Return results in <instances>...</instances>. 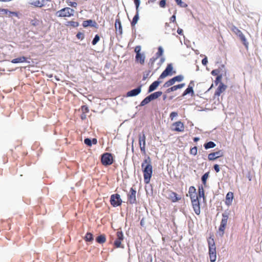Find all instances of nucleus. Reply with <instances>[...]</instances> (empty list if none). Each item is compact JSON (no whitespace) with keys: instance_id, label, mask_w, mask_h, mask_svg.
Masks as SVG:
<instances>
[{"instance_id":"1","label":"nucleus","mask_w":262,"mask_h":262,"mask_svg":"<svg viewBox=\"0 0 262 262\" xmlns=\"http://www.w3.org/2000/svg\"><path fill=\"white\" fill-rule=\"evenodd\" d=\"M141 167L143 170L144 181L145 184L150 182L152 174V166L149 157L145 159L142 163Z\"/></svg>"},{"instance_id":"2","label":"nucleus","mask_w":262,"mask_h":262,"mask_svg":"<svg viewBox=\"0 0 262 262\" xmlns=\"http://www.w3.org/2000/svg\"><path fill=\"white\" fill-rule=\"evenodd\" d=\"M134 52L135 63L141 66L144 65L145 62L146 56L144 52L142 51L141 47L140 46L135 47Z\"/></svg>"},{"instance_id":"3","label":"nucleus","mask_w":262,"mask_h":262,"mask_svg":"<svg viewBox=\"0 0 262 262\" xmlns=\"http://www.w3.org/2000/svg\"><path fill=\"white\" fill-rule=\"evenodd\" d=\"M209 255L211 262H215L216 259V250L214 239L209 237L208 240Z\"/></svg>"},{"instance_id":"4","label":"nucleus","mask_w":262,"mask_h":262,"mask_svg":"<svg viewBox=\"0 0 262 262\" xmlns=\"http://www.w3.org/2000/svg\"><path fill=\"white\" fill-rule=\"evenodd\" d=\"M228 218L229 213L225 212L222 214V219L217 232L221 237H222L225 233V230L227 225Z\"/></svg>"},{"instance_id":"5","label":"nucleus","mask_w":262,"mask_h":262,"mask_svg":"<svg viewBox=\"0 0 262 262\" xmlns=\"http://www.w3.org/2000/svg\"><path fill=\"white\" fill-rule=\"evenodd\" d=\"M75 11L70 7H65L57 11L55 13L56 16L58 17H70L73 16Z\"/></svg>"},{"instance_id":"6","label":"nucleus","mask_w":262,"mask_h":262,"mask_svg":"<svg viewBox=\"0 0 262 262\" xmlns=\"http://www.w3.org/2000/svg\"><path fill=\"white\" fill-rule=\"evenodd\" d=\"M51 2V0H29L28 4L34 7L42 8L49 6Z\"/></svg>"},{"instance_id":"7","label":"nucleus","mask_w":262,"mask_h":262,"mask_svg":"<svg viewBox=\"0 0 262 262\" xmlns=\"http://www.w3.org/2000/svg\"><path fill=\"white\" fill-rule=\"evenodd\" d=\"M231 30L233 33H234L235 35L239 37V39H241V41L245 46V47L246 48H248L249 44L248 42L247 41V39L245 35L243 34L242 31L235 26H232Z\"/></svg>"},{"instance_id":"8","label":"nucleus","mask_w":262,"mask_h":262,"mask_svg":"<svg viewBox=\"0 0 262 262\" xmlns=\"http://www.w3.org/2000/svg\"><path fill=\"white\" fill-rule=\"evenodd\" d=\"M113 159L111 154L106 152L102 155L101 162L103 165H110L113 163Z\"/></svg>"},{"instance_id":"9","label":"nucleus","mask_w":262,"mask_h":262,"mask_svg":"<svg viewBox=\"0 0 262 262\" xmlns=\"http://www.w3.org/2000/svg\"><path fill=\"white\" fill-rule=\"evenodd\" d=\"M171 130L177 132H183L185 129L184 123L180 121L174 122L171 125Z\"/></svg>"},{"instance_id":"10","label":"nucleus","mask_w":262,"mask_h":262,"mask_svg":"<svg viewBox=\"0 0 262 262\" xmlns=\"http://www.w3.org/2000/svg\"><path fill=\"white\" fill-rule=\"evenodd\" d=\"M110 202L112 206L117 207L121 205L122 201L118 194H113L111 196Z\"/></svg>"},{"instance_id":"11","label":"nucleus","mask_w":262,"mask_h":262,"mask_svg":"<svg viewBox=\"0 0 262 262\" xmlns=\"http://www.w3.org/2000/svg\"><path fill=\"white\" fill-rule=\"evenodd\" d=\"M173 67L171 63L168 64L165 70L159 76V79H163L168 75L172 74Z\"/></svg>"},{"instance_id":"12","label":"nucleus","mask_w":262,"mask_h":262,"mask_svg":"<svg viewBox=\"0 0 262 262\" xmlns=\"http://www.w3.org/2000/svg\"><path fill=\"white\" fill-rule=\"evenodd\" d=\"M224 152L222 150H219L217 151L211 152L208 156V159L209 161H214L216 159L223 157Z\"/></svg>"},{"instance_id":"13","label":"nucleus","mask_w":262,"mask_h":262,"mask_svg":"<svg viewBox=\"0 0 262 262\" xmlns=\"http://www.w3.org/2000/svg\"><path fill=\"white\" fill-rule=\"evenodd\" d=\"M117 238L114 243L115 248L121 247V242L123 239V235L121 231H117L116 233Z\"/></svg>"},{"instance_id":"14","label":"nucleus","mask_w":262,"mask_h":262,"mask_svg":"<svg viewBox=\"0 0 262 262\" xmlns=\"http://www.w3.org/2000/svg\"><path fill=\"white\" fill-rule=\"evenodd\" d=\"M191 204L195 213L197 215H199L201 213V209L199 199L191 201Z\"/></svg>"},{"instance_id":"15","label":"nucleus","mask_w":262,"mask_h":262,"mask_svg":"<svg viewBox=\"0 0 262 262\" xmlns=\"http://www.w3.org/2000/svg\"><path fill=\"white\" fill-rule=\"evenodd\" d=\"M227 88V86L222 82H220L219 86L216 89L214 95L215 96H220L221 94L224 92Z\"/></svg>"},{"instance_id":"16","label":"nucleus","mask_w":262,"mask_h":262,"mask_svg":"<svg viewBox=\"0 0 262 262\" xmlns=\"http://www.w3.org/2000/svg\"><path fill=\"white\" fill-rule=\"evenodd\" d=\"M168 198L172 202H176L181 199V197L178 196L176 192L170 191L168 195Z\"/></svg>"},{"instance_id":"17","label":"nucleus","mask_w":262,"mask_h":262,"mask_svg":"<svg viewBox=\"0 0 262 262\" xmlns=\"http://www.w3.org/2000/svg\"><path fill=\"white\" fill-rule=\"evenodd\" d=\"M161 79H159V77L158 79V80L154 81L152 82L149 87L148 92H151L154 91L155 90L157 89L158 85L162 82L161 80Z\"/></svg>"},{"instance_id":"18","label":"nucleus","mask_w":262,"mask_h":262,"mask_svg":"<svg viewBox=\"0 0 262 262\" xmlns=\"http://www.w3.org/2000/svg\"><path fill=\"white\" fill-rule=\"evenodd\" d=\"M233 199V193L232 192H229L227 193L226 196L225 204L227 206H230L232 203Z\"/></svg>"},{"instance_id":"19","label":"nucleus","mask_w":262,"mask_h":262,"mask_svg":"<svg viewBox=\"0 0 262 262\" xmlns=\"http://www.w3.org/2000/svg\"><path fill=\"white\" fill-rule=\"evenodd\" d=\"M139 145L141 151H145V136L144 134L139 136Z\"/></svg>"},{"instance_id":"20","label":"nucleus","mask_w":262,"mask_h":262,"mask_svg":"<svg viewBox=\"0 0 262 262\" xmlns=\"http://www.w3.org/2000/svg\"><path fill=\"white\" fill-rule=\"evenodd\" d=\"M185 83H181L177 85H174L167 89L166 92L167 93H169L171 92L175 91L179 89H181L183 88L185 86Z\"/></svg>"},{"instance_id":"21","label":"nucleus","mask_w":262,"mask_h":262,"mask_svg":"<svg viewBox=\"0 0 262 262\" xmlns=\"http://www.w3.org/2000/svg\"><path fill=\"white\" fill-rule=\"evenodd\" d=\"M96 25V23L92 19L84 20L82 23V26L84 28H86L88 26L95 27Z\"/></svg>"},{"instance_id":"22","label":"nucleus","mask_w":262,"mask_h":262,"mask_svg":"<svg viewBox=\"0 0 262 262\" xmlns=\"http://www.w3.org/2000/svg\"><path fill=\"white\" fill-rule=\"evenodd\" d=\"M115 27L116 31H118L119 34L122 33V29L121 27V21L119 19H117L115 24Z\"/></svg>"},{"instance_id":"23","label":"nucleus","mask_w":262,"mask_h":262,"mask_svg":"<svg viewBox=\"0 0 262 262\" xmlns=\"http://www.w3.org/2000/svg\"><path fill=\"white\" fill-rule=\"evenodd\" d=\"M27 60V58L24 56L19 57L12 60L11 62L13 63H17L25 62Z\"/></svg>"},{"instance_id":"24","label":"nucleus","mask_w":262,"mask_h":262,"mask_svg":"<svg viewBox=\"0 0 262 262\" xmlns=\"http://www.w3.org/2000/svg\"><path fill=\"white\" fill-rule=\"evenodd\" d=\"M96 241L99 244H103L106 242V236L104 234H101L96 237Z\"/></svg>"},{"instance_id":"25","label":"nucleus","mask_w":262,"mask_h":262,"mask_svg":"<svg viewBox=\"0 0 262 262\" xmlns=\"http://www.w3.org/2000/svg\"><path fill=\"white\" fill-rule=\"evenodd\" d=\"M162 94V92L161 91H158V92H155L151 94H150V95H149V96L150 97V98H153L151 99V101L153 100H155L157 98H158L159 97L161 96Z\"/></svg>"},{"instance_id":"26","label":"nucleus","mask_w":262,"mask_h":262,"mask_svg":"<svg viewBox=\"0 0 262 262\" xmlns=\"http://www.w3.org/2000/svg\"><path fill=\"white\" fill-rule=\"evenodd\" d=\"M84 239L86 242H92L94 240L93 235L90 232H88L85 234Z\"/></svg>"},{"instance_id":"27","label":"nucleus","mask_w":262,"mask_h":262,"mask_svg":"<svg viewBox=\"0 0 262 262\" xmlns=\"http://www.w3.org/2000/svg\"><path fill=\"white\" fill-rule=\"evenodd\" d=\"M152 98H150V97L148 96L141 101L140 106H144L146 104H148L151 101Z\"/></svg>"},{"instance_id":"28","label":"nucleus","mask_w":262,"mask_h":262,"mask_svg":"<svg viewBox=\"0 0 262 262\" xmlns=\"http://www.w3.org/2000/svg\"><path fill=\"white\" fill-rule=\"evenodd\" d=\"M190 94L191 96H193L194 95V91L191 88H187L185 91L183 92L182 96H184L187 94Z\"/></svg>"},{"instance_id":"29","label":"nucleus","mask_w":262,"mask_h":262,"mask_svg":"<svg viewBox=\"0 0 262 262\" xmlns=\"http://www.w3.org/2000/svg\"><path fill=\"white\" fill-rule=\"evenodd\" d=\"M215 144L212 141H209L204 144V147L206 149L213 148L215 146Z\"/></svg>"},{"instance_id":"30","label":"nucleus","mask_w":262,"mask_h":262,"mask_svg":"<svg viewBox=\"0 0 262 262\" xmlns=\"http://www.w3.org/2000/svg\"><path fill=\"white\" fill-rule=\"evenodd\" d=\"M163 54V49L162 47L160 46L158 48V52L156 54V57L159 58Z\"/></svg>"},{"instance_id":"31","label":"nucleus","mask_w":262,"mask_h":262,"mask_svg":"<svg viewBox=\"0 0 262 262\" xmlns=\"http://www.w3.org/2000/svg\"><path fill=\"white\" fill-rule=\"evenodd\" d=\"M40 21L37 18H34L30 21V24L32 26L36 27L40 24Z\"/></svg>"},{"instance_id":"32","label":"nucleus","mask_w":262,"mask_h":262,"mask_svg":"<svg viewBox=\"0 0 262 262\" xmlns=\"http://www.w3.org/2000/svg\"><path fill=\"white\" fill-rule=\"evenodd\" d=\"M141 92V87L139 86L137 88V89L132 90V96H135L139 94Z\"/></svg>"},{"instance_id":"33","label":"nucleus","mask_w":262,"mask_h":262,"mask_svg":"<svg viewBox=\"0 0 262 262\" xmlns=\"http://www.w3.org/2000/svg\"><path fill=\"white\" fill-rule=\"evenodd\" d=\"M198 191L199 194L198 195L199 196V198H201V197L204 198V191L202 186L199 187Z\"/></svg>"},{"instance_id":"34","label":"nucleus","mask_w":262,"mask_h":262,"mask_svg":"<svg viewBox=\"0 0 262 262\" xmlns=\"http://www.w3.org/2000/svg\"><path fill=\"white\" fill-rule=\"evenodd\" d=\"M138 19H139V13H138V12H137L136 15L134 16V17H133V19H132V26L135 25L137 23Z\"/></svg>"},{"instance_id":"35","label":"nucleus","mask_w":262,"mask_h":262,"mask_svg":"<svg viewBox=\"0 0 262 262\" xmlns=\"http://www.w3.org/2000/svg\"><path fill=\"white\" fill-rule=\"evenodd\" d=\"M176 2L177 3V5L181 7H186L187 6V5L184 3H183L182 0H175Z\"/></svg>"},{"instance_id":"36","label":"nucleus","mask_w":262,"mask_h":262,"mask_svg":"<svg viewBox=\"0 0 262 262\" xmlns=\"http://www.w3.org/2000/svg\"><path fill=\"white\" fill-rule=\"evenodd\" d=\"M189 195L193 194L196 193V189L194 186H190L189 188L188 191Z\"/></svg>"},{"instance_id":"37","label":"nucleus","mask_w":262,"mask_h":262,"mask_svg":"<svg viewBox=\"0 0 262 262\" xmlns=\"http://www.w3.org/2000/svg\"><path fill=\"white\" fill-rule=\"evenodd\" d=\"M100 40V37L98 35H96L93 40H92V45H95Z\"/></svg>"},{"instance_id":"38","label":"nucleus","mask_w":262,"mask_h":262,"mask_svg":"<svg viewBox=\"0 0 262 262\" xmlns=\"http://www.w3.org/2000/svg\"><path fill=\"white\" fill-rule=\"evenodd\" d=\"M174 80H175V82H180L183 80V76L182 75H178L174 77H173Z\"/></svg>"},{"instance_id":"39","label":"nucleus","mask_w":262,"mask_h":262,"mask_svg":"<svg viewBox=\"0 0 262 262\" xmlns=\"http://www.w3.org/2000/svg\"><path fill=\"white\" fill-rule=\"evenodd\" d=\"M198 149L196 146H194L190 149V154L193 155L194 156L197 154Z\"/></svg>"},{"instance_id":"40","label":"nucleus","mask_w":262,"mask_h":262,"mask_svg":"<svg viewBox=\"0 0 262 262\" xmlns=\"http://www.w3.org/2000/svg\"><path fill=\"white\" fill-rule=\"evenodd\" d=\"M208 178V173H205L202 177V181L204 184H206V180Z\"/></svg>"},{"instance_id":"41","label":"nucleus","mask_w":262,"mask_h":262,"mask_svg":"<svg viewBox=\"0 0 262 262\" xmlns=\"http://www.w3.org/2000/svg\"><path fill=\"white\" fill-rule=\"evenodd\" d=\"M191 199V201L196 200L199 199V196L196 193L189 195Z\"/></svg>"},{"instance_id":"42","label":"nucleus","mask_w":262,"mask_h":262,"mask_svg":"<svg viewBox=\"0 0 262 262\" xmlns=\"http://www.w3.org/2000/svg\"><path fill=\"white\" fill-rule=\"evenodd\" d=\"M67 3L69 6L76 8L77 6V4L76 2H73L69 1H67Z\"/></svg>"},{"instance_id":"43","label":"nucleus","mask_w":262,"mask_h":262,"mask_svg":"<svg viewBox=\"0 0 262 262\" xmlns=\"http://www.w3.org/2000/svg\"><path fill=\"white\" fill-rule=\"evenodd\" d=\"M158 58L157 57H152L150 59H149V64H150V67H153L154 64V63L155 62V61Z\"/></svg>"},{"instance_id":"44","label":"nucleus","mask_w":262,"mask_h":262,"mask_svg":"<svg viewBox=\"0 0 262 262\" xmlns=\"http://www.w3.org/2000/svg\"><path fill=\"white\" fill-rule=\"evenodd\" d=\"M84 143L89 146H92V140L89 138H86L84 140Z\"/></svg>"},{"instance_id":"45","label":"nucleus","mask_w":262,"mask_h":262,"mask_svg":"<svg viewBox=\"0 0 262 262\" xmlns=\"http://www.w3.org/2000/svg\"><path fill=\"white\" fill-rule=\"evenodd\" d=\"M81 111L82 112L83 114H85L89 112V108L88 107L85 105H83L81 106Z\"/></svg>"},{"instance_id":"46","label":"nucleus","mask_w":262,"mask_h":262,"mask_svg":"<svg viewBox=\"0 0 262 262\" xmlns=\"http://www.w3.org/2000/svg\"><path fill=\"white\" fill-rule=\"evenodd\" d=\"M76 37L77 38L82 40L84 38V35L83 33H81V32H78L76 35Z\"/></svg>"},{"instance_id":"47","label":"nucleus","mask_w":262,"mask_h":262,"mask_svg":"<svg viewBox=\"0 0 262 262\" xmlns=\"http://www.w3.org/2000/svg\"><path fill=\"white\" fill-rule=\"evenodd\" d=\"M71 26L74 27H77L79 26V23L77 21H70L69 22Z\"/></svg>"},{"instance_id":"48","label":"nucleus","mask_w":262,"mask_h":262,"mask_svg":"<svg viewBox=\"0 0 262 262\" xmlns=\"http://www.w3.org/2000/svg\"><path fill=\"white\" fill-rule=\"evenodd\" d=\"M9 13V16H14L16 17H18V14L17 12H12V11H9V12H8Z\"/></svg>"},{"instance_id":"49","label":"nucleus","mask_w":262,"mask_h":262,"mask_svg":"<svg viewBox=\"0 0 262 262\" xmlns=\"http://www.w3.org/2000/svg\"><path fill=\"white\" fill-rule=\"evenodd\" d=\"M134 1L136 5V11L137 12H138V8L140 4V0H134Z\"/></svg>"},{"instance_id":"50","label":"nucleus","mask_w":262,"mask_h":262,"mask_svg":"<svg viewBox=\"0 0 262 262\" xmlns=\"http://www.w3.org/2000/svg\"><path fill=\"white\" fill-rule=\"evenodd\" d=\"M221 79H222V76L221 75H218L216 78V79L214 81V83L215 84V85H217L219 82H220V81H221Z\"/></svg>"},{"instance_id":"51","label":"nucleus","mask_w":262,"mask_h":262,"mask_svg":"<svg viewBox=\"0 0 262 262\" xmlns=\"http://www.w3.org/2000/svg\"><path fill=\"white\" fill-rule=\"evenodd\" d=\"M178 116V113L176 112H172L170 114V118L171 120H173V118Z\"/></svg>"},{"instance_id":"52","label":"nucleus","mask_w":262,"mask_h":262,"mask_svg":"<svg viewBox=\"0 0 262 262\" xmlns=\"http://www.w3.org/2000/svg\"><path fill=\"white\" fill-rule=\"evenodd\" d=\"M219 73H220V71L217 69L213 70L211 72V73L212 75H214V76L217 75V76L219 75Z\"/></svg>"},{"instance_id":"53","label":"nucleus","mask_w":262,"mask_h":262,"mask_svg":"<svg viewBox=\"0 0 262 262\" xmlns=\"http://www.w3.org/2000/svg\"><path fill=\"white\" fill-rule=\"evenodd\" d=\"M159 5L161 7L164 8L166 5V1L165 0H161L159 3Z\"/></svg>"},{"instance_id":"54","label":"nucleus","mask_w":262,"mask_h":262,"mask_svg":"<svg viewBox=\"0 0 262 262\" xmlns=\"http://www.w3.org/2000/svg\"><path fill=\"white\" fill-rule=\"evenodd\" d=\"M172 85L169 80L167 81L163 85V86L165 88H168L170 86Z\"/></svg>"},{"instance_id":"55","label":"nucleus","mask_w":262,"mask_h":262,"mask_svg":"<svg viewBox=\"0 0 262 262\" xmlns=\"http://www.w3.org/2000/svg\"><path fill=\"white\" fill-rule=\"evenodd\" d=\"M214 170L216 172H219L220 171V166L219 165L217 164H215L214 165Z\"/></svg>"},{"instance_id":"56","label":"nucleus","mask_w":262,"mask_h":262,"mask_svg":"<svg viewBox=\"0 0 262 262\" xmlns=\"http://www.w3.org/2000/svg\"><path fill=\"white\" fill-rule=\"evenodd\" d=\"M207 62H208V60H207V57L204 58L202 60V63L204 66H206L207 64Z\"/></svg>"},{"instance_id":"57","label":"nucleus","mask_w":262,"mask_h":262,"mask_svg":"<svg viewBox=\"0 0 262 262\" xmlns=\"http://www.w3.org/2000/svg\"><path fill=\"white\" fill-rule=\"evenodd\" d=\"M9 10L6 9L0 8V13L3 12L4 14H7Z\"/></svg>"},{"instance_id":"58","label":"nucleus","mask_w":262,"mask_h":262,"mask_svg":"<svg viewBox=\"0 0 262 262\" xmlns=\"http://www.w3.org/2000/svg\"><path fill=\"white\" fill-rule=\"evenodd\" d=\"M194 86V83L193 81H191L188 85V88H191L193 89V86Z\"/></svg>"},{"instance_id":"59","label":"nucleus","mask_w":262,"mask_h":262,"mask_svg":"<svg viewBox=\"0 0 262 262\" xmlns=\"http://www.w3.org/2000/svg\"><path fill=\"white\" fill-rule=\"evenodd\" d=\"M136 191L134 190L133 189H132V199L134 198V200L135 201L136 200Z\"/></svg>"},{"instance_id":"60","label":"nucleus","mask_w":262,"mask_h":262,"mask_svg":"<svg viewBox=\"0 0 262 262\" xmlns=\"http://www.w3.org/2000/svg\"><path fill=\"white\" fill-rule=\"evenodd\" d=\"M170 20L171 21H173L174 22L175 20H176V16L175 15H172L171 17H170Z\"/></svg>"},{"instance_id":"61","label":"nucleus","mask_w":262,"mask_h":262,"mask_svg":"<svg viewBox=\"0 0 262 262\" xmlns=\"http://www.w3.org/2000/svg\"><path fill=\"white\" fill-rule=\"evenodd\" d=\"M97 143V139L95 138L93 139V140H92V144L93 143L94 144H96Z\"/></svg>"},{"instance_id":"62","label":"nucleus","mask_w":262,"mask_h":262,"mask_svg":"<svg viewBox=\"0 0 262 262\" xmlns=\"http://www.w3.org/2000/svg\"><path fill=\"white\" fill-rule=\"evenodd\" d=\"M169 81L171 82V84L173 85V84H174V83L176 82H175V80H174L173 78L170 79L169 80Z\"/></svg>"},{"instance_id":"63","label":"nucleus","mask_w":262,"mask_h":262,"mask_svg":"<svg viewBox=\"0 0 262 262\" xmlns=\"http://www.w3.org/2000/svg\"><path fill=\"white\" fill-rule=\"evenodd\" d=\"M165 61V58L163 57H161L160 58V63H163Z\"/></svg>"},{"instance_id":"64","label":"nucleus","mask_w":262,"mask_h":262,"mask_svg":"<svg viewBox=\"0 0 262 262\" xmlns=\"http://www.w3.org/2000/svg\"><path fill=\"white\" fill-rule=\"evenodd\" d=\"M183 32V30L182 29H178L177 32L179 34H181Z\"/></svg>"}]
</instances>
